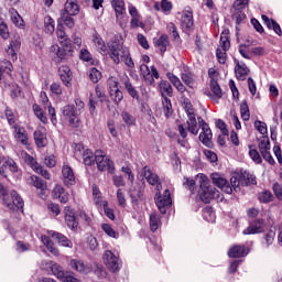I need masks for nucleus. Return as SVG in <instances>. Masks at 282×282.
Returning a JSON list of instances; mask_svg holds the SVG:
<instances>
[{
    "label": "nucleus",
    "mask_w": 282,
    "mask_h": 282,
    "mask_svg": "<svg viewBox=\"0 0 282 282\" xmlns=\"http://www.w3.org/2000/svg\"><path fill=\"white\" fill-rule=\"evenodd\" d=\"M142 175L145 177L148 184H151V186H155L156 184V193L154 199L155 205L158 206L160 213L162 215H166V210L171 208V204L173 202L171 200V192L169 189H165L163 195L160 194V191H162V183H160V176L158 174L152 173V171L145 166L142 169Z\"/></svg>",
    "instance_id": "f257e3e1"
},
{
    "label": "nucleus",
    "mask_w": 282,
    "mask_h": 282,
    "mask_svg": "<svg viewBox=\"0 0 282 282\" xmlns=\"http://www.w3.org/2000/svg\"><path fill=\"white\" fill-rule=\"evenodd\" d=\"M52 195L54 199H59L62 204L69 202V193L62 185H56L52 191Z\"/></svg>",
    "instance_id": "6ab92c4d"
},
{
    "label": "nucleus",
    "mask_w": 282,
    "mask_h": 282,
    "mask_svg": "<svg viewBox=\"0 0 282 282\" xmlns=\"http://www.w3.org/2000/svg\"><path fill=\"white\" fill-rule=\"evenodd\" d=\"M31 184L40 191H45V188H47V183L36 175L31 176Z\"/></svg>",
    "instance_id": "79ce46f5"
},
{
    "label": "nucleus",
    "mask_w": 282,
    "mask_h": 282,
    "mask_svg": "<svg viewBox=\"0 0 282 282\" xmlns=\"http://www.w3.org/2000/svg\"><path fill=\"white\" fill-rule=\"evenodd\" d=\"M41 241H42L43 246H45L47 248V250H48V252H51V254H54V257H58V254H59L58 248H56V246L54 245V242H52L50 237L42 235Z\"/></svg>",
    "instance_id": "c756f323"
},
{
    "label": "nucleus",
    "mask_w": 282,
    "mask_h": 282,
    "mask_svg": "<svg viewBox=\"0 0 282 282\" xmlns=\"http://www.w3.org/2000/svg\"><path fill=\"white\" fill-rule=\"evenodd\" d=\"M117 200L121 208H124L127 206V196L124 195V189H117Z\"/></svg>",
    "instance_id": "6e6d98bb"
},
{
    "label": "nucleus",
    "mask_w": 282,
    "mask_h": 282,
    "mask_svg": "<svg viewBox=\"0 0 282 282\" xmlns=\"http://www.w3.org/2000/svg\"><path fill=\"white\" fill-rule=\"evenodd\" d=\"M102 207H104L106 217H108V219H111V221H113V219H116V215L113 214V209L109 208V202L104 200Z\"/></svg>",
    "instance_id": "bf43d9fd"
},
{
    "label": "nucleus",
    "mask_w": 282,
    "mask_h": 282,
    "mask_svg": "<svg viewBox=\"0 0 282 282\" xmlns=\"http://www.w3.org/2000/svg\"><path fill=\"white\" fill-rule=\"evenodd\" d=\"M229 186L231 187V193L232 191H235V193H239V191H241V186H243L241 175L237 174L231 176Z\"/></svg>",
    "instance_id": "c9c22d12"
},
{
    "label": "nucleus",
    "mask_w": 282,
    "mask_h": 282,
    "mask_svg": "<svg viewBox=\"0 0 282 282\" xmlns=\"http://www.w3.org/2000/svg\"><path fill=\"white\" fill-rule=\"evenodd\" d=\"M159 89L163 99L166 98V96H173V86H171V83L166 80L160 82Z\"/></svg>",
    "instance_id": "473e14b6"
},
{
    "label": "nucleus",
    "mask_w": 282,
    "mask_h": 282,
    "mask_svg": "<svg viewBox=\"0 0 282 282\" xmlns=\"http://www.w3.org/2000/svg\"><path fill=\"white\" fill-rule=\"evenodd\" d=\"M199 194L202 202H204L205 204H210V200L217 197V189L212 187L209 189L200 191Z\"/></svg>",
    "instance_id": "7c9ffc66"
},
{
    "label": "nucleus",
    "mask_w": 282,
    "mask_h": 282,
    "mask_svg": "<svg viewBox=\"0 0 282 282\" xmlns=\"http://www.w3.org/2000/svg\"><path fill=\"white\" fill-rule=\"evenodd\" d=\"M249 156L253 162H256V164H261V162H263V160L261 159V154H259V151H257V149H252V147H250Z\"/></svg>",
    "instance_id": "13d9d810"
},
{
    "label": "nucleus",
    "mask_w": 282,
    "mask_h": 282,
    "mask_svg": "<svg viewBox=\"0 0 282 282\" xmlns=\"http://www.w3.org/2000/svg\"><path fill=\"white\" fill-rule=\"evenodd\" d=\"M89 78L91 83H98L102 78V73L98 70L97 68H91L89 72Z\"/></svg>",
    "instance_id": "052dcab7"
},
{
    "label": "nucleus",
    "mask_w": 282,
    "mask_h": 282,
    "mask_svg": "<svg viewBox=\"0 0 282 282\" xmlns=\"http://www.w3.org/2000/svg\"><path fill=\"white\" fill-rule=\"evenodd\" d=\"M210 90L213 94L208 93L207 96L212 98V100H215V97L219 100V98H223L224 93L221 91V87L219 86V83L217 82H210Z\"/></svg>",
    "instance_id": "f704fd0d"
},
{
    "label": "nucleus",
    "mask_w": 282,
    "mask_h": 282,
    "mask_svg": "<svg viewBox=\"0 0 282 282\" xmlns=\"http://www.w3.org/2000/svg\"><path fill=\"white\" fill-rule=\"evenodd\" d=\"M187 118V129L189 133H192L193 135H197V133H199V127H197V118L195 117V115H189V117Z\"/></svg>",
    "instance_id": "e433bc0d"
},
{
    "label": "nucleus",
    "mask_w": 282,
    "mask_h": 282,
    "mask_svg": "<svg viewBox=\"0 0 282 282\" xmlns=\"http://www.w3.org/2000/svg\"><path fill=\"white\" fill-rule=\"evenodd\" d=\"M64 219H65L66 226H68L70 230H76V228H78L76 214L74 213V209H72V207L66 206L64 208Z\"/></svg>",
    "instance_id": "dca6fc26"
},
{
    "label": "nucleus",
    "mask_w": 282,
    "mask_h": 282,
    "mask_svg": "<svg viewBox=\"0 0 282 282\" xmlns=\"http://www.w3.org/2000/svg\"><path fill=\"white\" fill-rule=\"evenodd\" d=\"M51 52H55L57 58H59V61L65 59V56H67V51L65 48L59 47L58 45H53L51 47Z\"/></svg>",
    "instance_id": "5fc2aeb1"
},
{
    "label": "nucleus",
    "mask_w": 282,
    "mask_h": 282,
    "mask_svg": "<svg viewBox=\"0 0 282 282\" xmlns=\"http://www.w3.org/2000/svg\"><path fill=\"white\" fill-rule=\"evenodd\" d=\"M94 45L98 50V52H107V45L105 44V41H102L100 37H94Z\"/></svg>",
    "instance_id": "680f3d73"
},
{
    "label": "nucleus",
    "mask_w": 282,
    "mask_h": 282,
    "mask_svg": "<svg viewBox=\"0 0 282 282\" xmlns=\"http://www.w3.org/2000/svg\"><path fill=\"white\" fill-rule=\"evenodd\" d=\"M112 8H115L117 14H122L124 12V1L112 0Z\"/></svg>",
    "instance_id": "0e129e2a"
},
{
    "label": "nucleus",
    "mask_w": 282,
    "mask_h": 282,
    "mask_svg": "<svg viewBox=\"0 0 282 282\" xmlns=\"http://www.w3.org/2000/svg\"><path fill=\"white\" fill-rule=\"evenodd\" d=\"M73 15L69 13H63L61 17V21L62 23H64V25H66V28H69V30H72V28H74L75 22H74V18H72Z\"/></svg>",
    "instance_id": "3c124183"
},
{
    "label": "nucleus",
    "mask_w": 282,
    "mask_h": 282,
    "mask_svg": "<svg viewBox=\"0 0 282 282\" xmlns=\"http://www.w3.org/2000/svg\"><path fill=\"white\" fill-rule=\"evenodd\" d=\"M210 177L213 184L217 186V188H220L223 193H227V195L232 194V187L230 186V183H228V181L225 177H223L221 174L213 173Z\"/></svg>",
    "instance_id": "9d476101"
},
{
    "label": "nucleus",
    "mask_w": 282,
    "mask_h": 282,
    "mask_svg": "<svg viewBox=\"0 0 282 282\" xmlns=\"http://www.w3.org/2000/svg\"><path fill=\"white\" fill-rule=\"evenodd\" d=\"M9 14L11 17V21L14 25H17V28H23L24 24H23V18H21V15L19 14V12L14 9V8H11L9 10Z\"/></svg>",
    "instance_id": "4c0bfd02"
},
{
    "label": "nucleus",
    "mask_w": 282,
    "mask_h": 282,
    "mask_svg": "<svg viewBox=\"0 0 282 282\" xmlns=\"http://www.w3.org/2000/svg\"><path fill=\"white\" fill-rule=\"evenodd\" d=\"M80 12V6H78V0H67L65 3V14H72L76 17Z\"/></svg>",
    "instance_id": "cd10ccee"
},
{
    "label": "nucleus",
    "mask_w": 282,
    "mask_h": 282,
    "mask_svg": "<svg viewBox=\"0 0 282 282\" xmlns=\"http://www.w3.org/2000/svg\"><path fill=\"white\" fill-rule=\"evenodd\" d=\"M33 138H34L35 144H36V147H39V149H43L44 147H46L47 135H45V132H43L41 130H36L33 133Z\"/></svg>",
    "instance_id": "72a5a7b5"
},
{
    "label": "nucleus",
    "mask_w": 282,
    "mask_h": 282,
    "mask_svg": "<svg viewBox=\"0 0 282 282\" xmlns=\"http://www.w3.org/2000/svg\"><path fill=\"white\" fill-rule=\"evenodd\" d=\"M51 237L53 239H56L57 243L59 246H63L64 248H73L74 243H72V240H69L65 235L56 232V231H50Z\"/></svg>",
    "instance_id": "bb28decb"
},
{
    "label": "nucleus",
    "mask_w": 282,
    "mask_h": 282,
    "mask_svg": "<svg viewBox=\"0 0 282 282\" xmlns=\"http://www.w3.org/2000/svg\"><path fill=\"white\" fill-rule=\"evenodd\" d=\"M102 259L109 272H120V269L122 268V260H120V257L116 256L113 251L106 250Z\"/></svg>",
    "instance_id": "20e7f679"
},
{
    "label": "nucleus",
    "mask_w": 282,
    "mask_h": 282,
    "mask_svg": "<svg viewBox=\"0 0 282 282\" xmlns=\"http://www.w3.org/2000/svg\"><path fill=\"white\" fill-rule=\"evenodd\" d=\"M263 232V219L253 221L247 229L242 231L243 235H259Z\"/></svg>",
    "instance_id": "b1692460"
},
{
    "label": "nucleus",
    "mask_w": 282,
    "mask_h": 282,
    "mask_svg": "<svg viewBox=\"0 0 282 282\" xmlns=\"http://www.w3.org/2000/svg\"><path fill=\"white\" fill-rule=\"evenodd\" d=\"M240 177L242 180V186L257 185V176H254L253 174L245 172L240 175Z\"/></svg>",
    "instance_id": "ea45409f"
},
{
    "label": "nucleus",
    "mask_w": 282,
    "mask_h": 282,
    "mask_svg": "<svg viewBox=\"0 0 282 282\" xmlns=\"http://www.w3.org/2000/svg\"><path fill=\"white\" fill-rule=\"evenodd\" d=\"M7 202H9V204H11L10 206H7V208H9V210H22L24 203H23V198L20 197V195L17 193V191H11L10 195H8L7 192Z\"/></svg>",
    "instance_id": "9b49d317"
},
{
    "label": "nucleus",
    "mask_w": 282,
    "mask_h": 282,
    "mask_svg": "<svg viewBox=\"0 0 282 282\" xmlns=\"http://www.w3.org/2000/svg\"><path fill=\"white\" fill-rule=\"evenodd\" d=\"M83 160L86 166H93L98 160V151L94 153L90 149H86L83 152Z\"/></svg>",
    "instance_id": "a878e982"
},
{
    "label": "nucleus",
    "mask_w": 282,
    "mask_h": 282,
    "mask_svg": "<svg viewBox=\"0 0 282 282\" xmlns=\"http://www.w3.org/2000/svg\"><path fill=\"white\" fill-rule=\"evenodd\" d=\"M181 25H182L184 32H191V29L194 25L193 10L187 9L182 12Z\"/></svg>",
    "instance_id": "f3484780"
},
{
    "label": "nucleus",
    "mask_w": 282,
    "mask_h": 282,
    "mask_svg": "<svg viewBox=\"0 0 282 282\" xmlns=\"http://www.w3.org/2000/svg\"><path fill=\"white\" fill-rule=\"evenodd\" d=\"M63 116L67 118L69 126L74 129L80 127V118L78 117V110L72 105H67L63 108Z\"/></svg>",
    "instance_id": "0eeeda50"
},
{
    "label": "nucleus",
    "mask_w": 282,
    "mask_h": 282,
    "mask_svg": "<svg viewBox=\"0 0 282 282\" xmlns=\"http://www.w3.org/2000/svg\"><path fill=\"white\" fill-rule=\"evenodd\" d=\"M12 129L14 140L22 144L23 147H30V135L28 134V130H25L21 126H14V128Z\"/></svg>",
    "instance_id": "f8f14e48"
},
{
    "label": "nucleus",
    "mask_w": 282,
    "mask_h": 282,
    "mask_svg": "<svg viewBox=\"0 0 282 282\" xmlns=\"http://www.w3.org/2000/svg\"><path fill=\"white\" fill-rule=\"evenodd\" d=\"M108 89L112 102H115V105H120L124 95L122 94V90H120V82H118V78L110 77L108 79Z\"/></svg>",
    "instance_id": "39448f33"
},
{
    "label": "nucleus",
    "mask_w": 282,
    "mask_h": 282,
    "mask_svg": "<svg viewBox=\"0 0 282 282\" xmlns=\"http://www.w3.org/2000/svg\"><path fill=\"white\" fill-rule=\"evenodd\" d=\"M108 47L110 51V58L116 63V65H119L120 63V55L118 54V51L121 52V61L124 63L127 67L130 69H133L135 67V64L133 63V58H131V53L129 52V48L124 46V44L118 39L115 37L112 41L108 43Z\"/></svg>",
    "instance_id": "f03ea898"
},
{
    "label": "nucleus",
    "mask_w": 282,
    "mask_h": 282,
    "mask_svg": "<svg viewBox=\"0 0 282 282\" xmlns=\"http://www.w3.org/2000/svg\"><path fill=\"white\" fill-rule=\"evenodd\" d=\"M33 171L37 173V175H42L44 180H51L50 172H47V170H44L43 166H41L40 164L34 165Z\"/></svg>",
    "instance_id": "4d7b16f0"
},
{
    "label": "nucleus",
    "mask_w": 282,
    "mask_h": 282,
    "mask_svg": "<svg viewBox=\"0 0 282 282\" xmlns=\"http://www.w3.org/2000/svg\"><path fill=\"white\" fill-rule=\"evenodd\" d=\"M181 78L183 83L187 85V87H193V85H195V82L193 79V73L188 70L183 72L181 74Z\"/></svg>",
    "instance_id": "8fccbe9b"
},
{
    "label": "nucleus",
    "mask_w": 282,
    "mask_h": 282,
    "mask_svg": "<svg viewBox=\"0 0 282 282\" xmlns=\"http://www.w3.org/2000/svg\"><path fill=\"white\" fill-rule=\"evenodd\" d=\"M121 173H124L128 182L132 184V191H130V197L132 202H140L142 199V195L144 193V181L141 182V184H134L135 176L133 175V171H131V167L129 166H122Z\"/></svg>",
    "instance_id": "7ed1b4c3"
},
{
    "label": "nucleus",
    "mask_w": 282,
    "mask_h": 282,
    "mask_svg": "<svg viewBox=\"0 0 282 282\" xmlns=\"http://www.w3.org/2000/svg\"><path fill=\"white\" fill-rule=\"evenodd\" d=\"M97 169L98 171H108L110 174L116 173V167L113 166V161L109 160L102 151L97 150Z\"/></svg>",
    "instance_id": "423d86ee"
},
{
    "label": "nucleus",
    "mask_w": 282,
    "mask_h": 282,
    "mask_svg": "<svg viewBox=\"0 0 282 282\" xmlns=\"http://www.w3.org/2000/svg\"><path fill=\"white\" fill-rule=\"evenodd\" d=\"M56 34H57L59 43L67 44V33H65V28L63 26V24L57 25Z\"/></svg>",
    "instance_id": "864d4df0"
},
{
    "label": "nucleus",
    "mask_w": 282,
    "mask_h": 282,
    "mask_svg": "<svg viewBox=\"0 0 282 282\" xmlns=\"http://www.w3.org/2000/svg\"><path fill=\"white\" fill-rule=\"evenodd\" d=\"M62 282H80L78 278L73 276L69 271H66V274H64L63 279L61 280Z\"/></svg>",
    "instance_id": "774afa93"
},
{
    "label": "nucleus",
    "mask_w": 282,
    "mask_h": 282,
    "mask_svg": "<svg viewBox=\"0 0 282 282\" xmlns=\"http://www.w3.org/2000/svg\"><path fill=\"white\" fill-rule=\"evenodd\" d=\"M258 147L263 160H265L268 164H271V166H274L275 161L274 158H272V154L270 153V139L268 137H262L260 139Z\"/></svg>",
    "instance_id": "1a4fd4ad"
},
{
    "label": "nucleus",
    "mask_w": 282,
    "mask_h": 282,
    "mask_svg": "<svg viewBox=\"0 0 282 282\" xmlns=\"http://www.w3.org/2000/svg\"><path fill=\"white\" fill-rule=\"evenodd\" d=\"M171 45L169 41V35L163 34L158 40L154 41V46L160 52V54L164 55L166 48Z\"/></svg>",
    "instance_id": "393cba45"
},
{
    "label": "nucleus",
    "mask_w": 282,
    "mask_h": 282,
    "mask_svg": "<svg viewBox=\"0 0 282 282\" xmlns=\"http://www.w3.org/2000/svg\"><path fill=\"white\" fill-rule=\"evenodd\" d=\"M20 47L21 37L19 36V34H15L11 40L10 44L8 45V47L6 48V53L12 61H17V52H19Z\"/></svg>",
    "instance_id": "4468645a"
},
{
    "label": "nucleus",
    "mask_w": 282,
    "mask_h": 282,
    "mask_svg": "<svg viewBox=\"0 0 282 282\" xmlns=\"http://www.w3.org/2000/svg\"><path fill=\"white\" fill-rule=\"evenodd\" d=\"M58 74H59V78L62 80V83L66 86L69 87L70 83H72V69L69 68V66H61L58 69Z\"/></svg>",
    "instance_id": "5701e85b"
},
{
    "label": "nucleus",
    "mask_w": 282,
    "mask_h": 282,
    "mask_svg": "<svg viewBox=\"0 0 282 282\" xmlns=\"http://www.w3.org/2000/svg\"><path fill=\"white\" fill-rule=\"evenodd\" d=\"M44 30L46 34H54L55 22H54V19H52V17L50 15H46L44 18Z\"/></svg>",
    "instance_id": "37998d69"
},
{
    "label": "nucleus",
    "mask_w": 282,
    "mask_h": 282,
    "mask_svg": "<svg viewBox=\"0 0 282 282\" xmlns=\"http://www.w3.org/2000/svg\"><path fill=\"white\" fill-rule=\"evenodd\" d=\"M121 118L128 127H133L135 124L134 117L126 110L121 112Z\"/></svg>",
    "instance_id": "603ef678"
},
{
    "label": "nucleus",
    "mask_w": 282,
    "mask_h": 282,
    "mask_svg": "<svg viewBox=\"0 0 282 282\" xmlns=\"http://www.w3.org/2000/svg\"><path fill=\"white\" fill-rule=\"evenodd\" d=\"M4 113L8 120V124L11 126V129H14V127H19V124L17 123V120H19V116H17V113L12 111V109L7 108Z\"/></svg>",
    "instance_id": "58836bf2"
},
{
    "label": "nucleus",
    "mask_w": 282,
    "mask_h": 282,
    "mask_svg": "<svg viewBox=\"0 0 282 282\" xmlns=\"http://www.w3.org/2000/svg\"><path fill=\"white\" fill-rule=\"evenodd\" d=\"M162 104L164 116L170 118L173 115V105L171 104V99H169V97H164Z\"/></svg>",
    "instance_id": "c03bdc74"
},
{
    "label": "nucleus",
    "mask_w": 282,
    "mask_h": 282,
    "mask_svg": "<svg viewBox=\"0 0 282 282\" xmlns=\"http://www.w3.org/2000/svg\"><path fill=\"white\" fill-rule=\"evenodd\" d=\"M254 127H256L257 131H259V133H261V135H268V124H265V122L256 121Z\"/></svg>",
    "instance_id": "69168bd1"
},
{
    "label": "nucleus",
    "mask_w": 282,
    "mask_h": 282,
    "mask_svg": "<svg viewBox=\"0 0 282 282\" xmlns=\"http://www.w3.org/2000/svg\"><path fill=\"white\" fill-rule=\"evenodd\" d=\"M101 229L104 230V232H106L108 237H111L112 239H118L120 237V234L115 231L111 225L109 224L101 225Z\"/></svg>",
    "instance_id": "09e8293b"
},
{
    "label": "nucleus",
    "mask_w": 282,
    "mask_h": 282,
    "mask_svg": "<svg viewBox=\"0 0 282 282\" xmlns=\"http://www.w3.org/2000/svg\"><path fill=\"white\" fill-rule=\"evenodd\" d=\"M248 254V250L246 246L236 245L231 247L228 251V257L230 259H241V257H246Z\"/></svg>",
    "instance_id": "4be33fe9"
},
{
    "label": "nucleus",
    "mask_w": 282,
    "mask_h": 282,
    "mask_svg": "<svg viewBox=\"0 0 282 282\" xmlns=\"http://www.w3.org/2000/svg\"><path fill=\"white\" fill-rule=\"evenodd\" d=\"M62 178L65 186H74L76 184V175L72 166L64 164L62 167Z\"/></svg>",
    "instance_id": "2eb2a0df"
},
{
    "label": "nucleus",
    "mask_w": 282,
    "mask_h": 282,
    "mask_svg": "<svg viewBox=\"0 0 282 282\" xmlns=\"http://www.w3.org/2000/svg\"><path fill=\"white\" fill-rule=\"evenodd\" d=\"M141 73L143 74L148 85H153L155 83V79L160 78V73L158 72V68L155 66H151V72L149 70V66L145 64H142L140 66ZM155 78V79H153Z\"/></svg>",
    "instance_id": "ddd939ff"
},
{
    "label": "nucleus",
    "mask_w": 282,
    "mask_h": 282,
    "mask_svg": "<svg viewBox=\"0 0 282 282\" xmlns=\"http://www.w3.org/2000/svg\"><path fill=\"white\" fill-rule=\"evenodd\" d=\"M33 111H34L36 118H39V120H41V122H43V124H47V117L45 116V112H43V109H41V106L34 104Z\"/></svg>",
    "instance_id": "49530a36"
},
{
    "label": "nucleus",
    "mask_w": 282,
    "mask_h": 282,
    "mask_svg": "<svg viewBox=\"0 0 282 282\" xmlns=\"http://www.w3.org/2000/svg\"><path fill=\"white\" fill-rule=\"evenodd\" d=\"M240 113H241V118L245 121L250 120V108L248 107V101L243 100L240 104Z\"/></svg>",
    "instance_id": "de8ad7c7"
},
{
    "label": "nucleus",
    "mask_w": 282,
    "mask_h": 282,
    "mask_svg": "<svg viewBox=\"0 0 282 282\" xmlns=\"http://www.w3.org/2000/svg\"><path fill=\"white\" fill-rule=\"evenodd\" d=\"M48 267L52 274H54V276H56L59 281L67 274V271L63 270V267L56 262H50Z\"/></svg>",
    "instance_id": "2f4dec72"
},
{
    "label": "nucleus",
    "mask_w": 282,
    "mask_h": 282,
    "mask_svg": "<svg viewBox=\"0 0 282 282\" xmlns=\"http://www.w3.org/2000/svg\"><path fill=\"white\" fill-rule=\"evenodd\" d=\"M236 66H235V75L238 80H246V77L248 74H250V68L246 65V63H241L237 59H235Z\"/></svg>",
    "instance_id": "a211bd4d"
},
{
    "label": "nucleus",
    "mask_w": 282,
    "mask_h": 282,
    "mask_svg": "<svg viewBox=\"0 0 282 282\" xmlns=\"http://www.w3.org/2000/svg\"><path fill=\"white\" fill-rule=\"evenodd\" d=\"M166 78L170 80V83H172L173 87H175L177 91H180L181 94H184V91H186V86L182 84V80H180V77H177L175 74L167 73Z\"/></svg>",
    "instance_id": "c85d7f7f"
},
{
    "label": "nucleus",
    "mask_w": 282,
    "mask_h": 282,
    "mask_svg": "<svg viewBox=\"0 0 282 282\" xmlns=\"http://www.w3.org/2000/svg\"><path fill=\"white\" fill-rule=\"evenodd\" d=\"M259 200L263 204H268L269 202H272V193L270 191H264L259 194Z\"/></svg>",
    "instance_id": "338daca9"
},
{
    "label": "nucleus",
    "mask_w": 282,
    "mask_h": 282,
    "mask_svg": "<svg viewBox=\"0 0 282 282\" xmlns=\"http://www.w3.org/2000/svg\"><path fill=\"white\" fill-rule=\"evenodd\" d=\"M121 83L126 91H128L129 96H131V98H134V100H140V94L135 90V86L131 84V79H129V76L124 75L121 78Z\"/></svg>",
    "instance_id": "412c9836"
},
{
    "label": "nucleus",
    "mask_w": 282,
    "mask_h": 282,
    "mask_svg": "<svg viewBox=\"0 0 282 282\" xmlns=\"http://www.w3.org/2000/svg\"><path fill=\"white\" fill-rule=\"evenodd\" d=\"M197 180L200 186V191H209L210 188H213L210 186V181L208 180V176H206L205 174H198Z\"/></svg>",
    "instance_id": "a19ab883"
},
{
    "label": "nucleus",
    "mask_w": 282,
    "mask_h": 282,
    "mask_svg": "<svg viewBox=\"0 0 282 282\" xmlns=\"http://www.w3.org/2000/svg\"><path fill=\"white\" fill-rule=\"evenodd\" d=\"M218 48H221L224 52H228L230 50V40H228L227 35H220V45Z\"/></svg>",
    "instance_id": "e2e57ef3"
},
{
    "label": "nucleus",
    "mask_w": 282,
    "mask_h": 282,
    "mask_svg": "<svg viewBox=\"0 0 282 282\" xmlns=\"http://www.w3.org/2000/svg\"><path fill=\"white\" fill-rule=\"evenodd\" d=\"M160 215L158 213H152L150 215V228L152 232H155L160 228Z\"/></svg>",
    "instance_id": "a18cd8bd"
},
{
    "label": "nucleus",
    "mask_w": 282,
    "mask_h": 282,
    "mask_svg": "<svg viewBox=\"0 0 282 282\" xmlns=\"http://www.w3.org/2000/svg\"><path fill=\"white\" fill-rule=\"evenodd\" d=\"M197 120L202 129V132L199 133V140L205 147H210V144H213V142L210 141L213 140V131L210 130V127H208V123H206V121H204L202 117H198Z\"/></svg>",
    "instance_id": "6e6552de"
},
{
    "label": "nucleus",
    "mask_w": 282,
    "mask_h": 282,
    "mask_svg": "<svg viewBox=\"0 0 282 282\" xmlns=\"http://www.w3.org/2000/svg\"><path fill=\"white\" fill-rule=\"evenodd\" d=\"M70 268L76 272H79V274H89V272H91V267L78 259L70 260Z\"/></svg>",
    "instance_id": "aec40b11"
}]
</instances>
